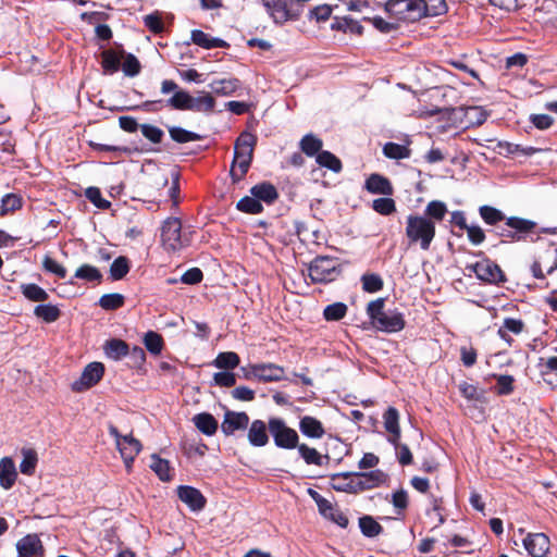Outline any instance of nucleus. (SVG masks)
<instances>
[{"label": "nucleus", "mask_w": 557, "mask_h": 557, "mask_svg": "<svg viewBox=\"0 0 557 557\" xmlns=\"http://www.w3.org/2000/svg\"><path fill=\"white\" fill-rule=\"evenodd\" d=\"M268 425L277 447L284 449H293L297 447L299 440L298 434L294 429L287 426L284 420L280 418H271Z\"/></svg>", "instance_id": "nucleus-6"}, {"label": "nucleus", "mask_w": 557, "mask_h": 557, "mask_svg": "<svg viewBox=\"0 0 557 557\" xmlns=\"http://www.w3.org/2000/svg\"><path fill=\"white\" fill-rule=\"evenodd\" d=\"M523 326L524 324L521 320L507 318L505 319L503 326L499 327L498 335L500 338L510 344L512 342V338L509 336L508 333L511 332L515 334H519L522 332Z\"/></svg>", "instance_id": "nucleus-31"}, {"label": "nucleus", "mask_w": 557, "mask_h": 557, "mask_svg": "<svg viewBox=\"0 0 557 557\" xmlns=\"http://www.w3.org/2000/svg\"><path fill=\"white\" fill-rule=\"evenodd\" d=\"M129 271L128 260L125 257L116 258L110 267V275L113 280L123 278Z\"/></svg>", "instance_id": "nucleus-51"}, {"label": "nucleus", "mask_w": 557, "mask_h": 557, "mask_svg": "<svg viewBox=\"0 0 557 557\" xmlns=\"http://www.w3.org/2000/svg\"><path fill=\"white\" fill-rule=\"evenodd\" d=\"M262 3L275 23H284L290 18L284 0H262Z\"/></svg>", "instance_id": "nucleus-21"}, {"label": "nucleus", "mask_w": 557, "mask_h": 557, "mask_svg": "<svg viewBox=\"0 0 557 557\" xmlns=\"http://www.w3.org/2000/svg\"><path fill=\"white\" fill-rule=\"evenodd\" d=\"M249 424V417L246 412L227 410L221 424V431L226 435H233L236 431H244Z\"/></svg>", "instance_id": "nucleus-12"}, {"label": "nucleus", "mask_w": 557, "mask_h": 557, "mask_svg": "<svg viewBox=\"0 0 557 557\" xmlns=\"http://www.w3.org/2000/svg\"><path fill=\"white\" fill-rule=\"evenodd\" d=\"M361 282L362 288L368 293H376L383 288V280L374 273L362 275Z\"/></svg>", "instance_id": "nucleus-54"}, {"label": "nucleus", "mask_w": 557, "mask_h": 557, "mask_svg": "<svg viewBox=\"0 0 557 557\" xmlns=\"http://www.w3.org/2000/svg\"><path fill=\"white\" fill-rule=\"evenodd\" d=\"M22 206V200L16 194H7L1 200L0 215L15 211Z\"/></svg>", "instance_id": "nucleus-56"}, {"label": "nucleus", "mask_w": 557, "mask_h": 557, "mask_svg": "<svg viewBox=\"0 0 557 557\" xmlns=\"http://www.w3.org/2000/svg\"><path fill=\"white\" fill-rule=\"evenodd\" d=\"M149 467L161 481L169 482L172 480L173 474L172 469L170 467V462L165 459L160 458L157 454H153L151 456V462Z\"/></svg>", "instance_id": "nucleus-25"}, {"label": "nucleus", "mask_w": 557, "mask_h": 557, "mask_svg": "<svg viewBox=\"0 0 557 557\" xmlns=\"http://www.w3.org/2000/svg\"><path fill=\"white\" fill-rule=\"evenodd\" d=\"M87 199L92 202L97 208L107 209L110 207V201L101 197L100 189L97 187H89L86 189Z\"/></svg>", "instance_id": "nucleus-59"}, {"label": "nucleus", "mask_w": 557, "mask_h": 557, "mask_svg": "<svg viewBox=\"0 0 557 557\" xmlns=\"http://www.w3.org/2000/svg\"><path fill=\"white\" fill-rule=\"evenodd\" d=\"M189 237L182 233V222L177 218H168L161 227V243L169 252H176L189 245Z\"/></svg>", "instance_id": "nucleus-3"}, {"label": "nucleus", "mask_w": 557, "mask_h": 557, "mask_svg": "<svg viewBox=\"0 0 557 557\" xmlns=\"http://www.w3.org/2000/svg\"><path fill=\"white\" fill-rule=\"evenodd\" d=\"M213 364L219 369L233 370L239 364V357L234 351L220 352Z\"/></svg>", "instance_id": "nucleus-37"}, {"label": "nucleus", "mask_w": 557, "mask_h": 557, "mask_svg": "<svg viewBox=\"0 0 557 557\" xmlns=\"http://www.w3.org/2000/svg\"><path fill=\"white\" fill-rule=\"evenodd\" d=\"M144 343L146 348L153 355L160 354L163 347L162 336L152 331L146 333Z\"/></svg>", "instance_id": "nucleus-53"}, {"label": "nucleus", "mask_w": 557, "mask_h": 557, "mask_svg": "<svg viewBox=\"0 0 557 557\" xmlns=\"http://www.w3.org/2000/svg\"><path fill=\"white\" fill-rule=\"evenodd\" d=\"M359 527L363 535L374 537L382 532V527L372 517L364 516L359 519Z\"/></svg>", "instance_id": "nucleus-47"}, {"label": "nucleus", "mask_w": 557, "mask_h": 557, "mask_svg": "<svg viewBox=\"0 0 557 557\" xmlns=\"http://www.w3.org/2000/svg\"><path fill=\"white\" fill-rule=\"evenodd\" d=\"M251 195L255 196L258 200H263L265 202H272L277 198V191L275 187L268 183L253 186L251 188Z\"/></svg>", "instance_id": "nucleus-34"}, {"label": "nucleus", "mask_w": 557, "mask_h": 557, "mask_svg": "<svg viewBox=\"0 0 557 557\" xmlns=\"http://www.w3.org/2000/svg\"><path fill=\"white\" fill-rule=\"evenodd\" d=\"M215 100L208 92H200L197 97L191 98L190 111L198 112H212L214 109Z\"/></svg>", "instance_id": "nucleus-29"}, {"label": "nucleus", "mask_w": 557, "mask_h": 557, "mask_svg": "<svg viewBox=\"0 0 557 557\" xmlns=\"http://www.w3.org/2000/svg\"><path fill=\"white\" fill-rule=\"evenodd\" d=\"M509 228H499L497 235L510 239L511 242H519L524 239V235L531 233L535 227V222L511 216L506 221Z\"/></svg>", "instance_id": "nucleus-8"}, {"label": "nucleus", "mask_w": 557, "mask_h": 557, "mask_svg": "<svg viewBox=\"0 0 557 557\" xmlns=\"http://www.w3.org/2000/svg\"><path fill=\"white\" fill-rule=\"evenodd\" d=\"M22 294L32 301H45L48 299V293L36 284H24L21 286Z\"/></svg>", "instance_id": "nucleus-46"}, {"label": "nucleus", "mask_w": 557, "mask_h": 557, "mask_svg": "<svg viewBox=\"0 0 557 557\" xmlns=\"http://www.w3.org/2000/svg\"><path fill=\"white\" fill-rule=\"evenodd\" d=\"M191 40L195 45L206 49L225 47L226 42L219 38H211L208 34L202 30L195 29L191 32Z\"/></svg>", "instance_id": "nucleus-28"}, {"label": "nucleus", "mask_w": 557, "mask_h": 557, "mask_svg": "<svg viewBox=\"0 0 557 557\" xmlns=\"http://www.w3.org/2000/svg\"><path fill=\"white\" fill-rule=\"evenodd\" d=\"M169 134L174 141L180 143V144L197 141V140L201 139L200 135L189 132V131H186L178 126H170Z\"/></svg>", "instance_id": "nucleus-41"}, {"label": "nucleus", "mask_w": 557, "mask_h": 557, "mask_svg": "<svg viewBox=\"0 0 557 557\" xmlns=\"http://www.w3.org/2000/svg\"><path fill=\"white\" fill-rule=\"evenodd\" d=\"M248 441L252 446L263 447L269 443L268 428L262 420H253L248 429Z\"/></svg>", "instance_id": "nucleus-20"}, {"label": "nucleus", "mask_w": 557, "mask_h": 557, "mask_svg": "<svg viewBox=\"0 0 557 557\" xmlns=\"http://www.w3.org/2000/svg\"><path fill=\"white\" fill-rule=\"evenodd\" d=\"M347 312V306L343 302H335L326 306L323 315L327 321H338L345 317Z\"/></svg>", "instance_id": "nucleus-52"}, {"label": "nucleus", "mask_w": 557, "mask_h": 557, "mask_svg": "<svg viewBox=\"0 0 557 557\" xmlns=\"http://www.w3.org/2000/svg\"><path fill=\"white\" fill-rule=\"evenodd\" d=\"M383 423L388 433L387 441L391 444H397L400 441L399 412L396 408L389 407L383 414Z\"/></svg>", "instance_id": "nucleus-18"}, {"label": "nucleus", "mask_w": 557, "mask_h": 557, "mask_svg": "<svg viewBox=\"0 0 557 557\" xmlns=\"http://www.w3.org/2000/svg\"><path fill=\"white\" fill-rule=\"evenodd\" d=\"M141 134L145 138L150 140L153 144L161 143L163 138V131L154 125L151 124H141L140 125Z\"/></svg>", "instance_id": "nucleus-58"}, {"label": "nucleus", "mask_w": 557, "mask_h": 557, "mask_svg": "<svg viewBox=\"0 0 557 557\" xmlns=\"http://www.w3.org/2000/svg\"><path fill=\"white\" fill-rule=\"evenodd\" d=\"M109 433L115 440L116 448L121 454L127 471H131L136 456L141 451L143 446L140 442L133 437L132 434L121 435L117 428L113 424L109 425Z\"/></svg>", "instance_id": "nucleus-4"}, {"label": "nucleus", "mask_w": 557, "mask_h": 557, "mask_svg": "<svg viewBox=\"0 0 557 557\" xmlns=\"http://www.w3.org/2000/svg\"><path fill=\"white\" fill-rule=\"evenodd\" d=\"M392 445L395 447L398 462L401 466H408L412 462V454L407 445L400 444L399 441H397V444Z\"/></svg>", "instance_id": "nucleus-62"}, {"label": "nucleus", "mask_w": 557, "mask_h": 557, "mask_svg": "<svg viewBox=\"0 0 557 557\" xmlns=\"http://www.w3.org/2000/svg\"><path fill=\"white\" fill-rule=\"evenodd\" d=\"M191 98L193 96L187 91L178 89L166 101V104L176 110H189L191 106Z\"/></svg>", "instance_id": "nucleus-36"}, {"label": "nucleus", "mask_w": 557, "mask_h": 557, "mask_svg": "<svg viewBox=\"0 0 557 557\" xmlns=\"http://www.w3.org/2000/svg\"><path fill=\"white\" fill-rule=\"evenodd\" d=\"M177 496L193 511H200L206 506V498L201 492L193 486L181 485L177 487Z\"/></svg>", "instance_id": "nucleus-13"}, {"label": "nucleus", "mask_w": 557, "mask_h": 557, "mask_svg": "<svg viewBox=\"0 0 557 557\" xmlns=\"http://www.w3.org/2000/svg\"><path fill=\"white\" fill-rule=\"evenodd\" d=\"M299 146L305 154L313 157L321 152L323 143L313 134H307L301 138Z\"/></svg>", "instance_id": "nucleus-30"}, {"label": "nucleus", "mask_w": 557, "mask_h": 557, "mask_svg": "<svg viewBox=\"0 0 557 557\" xmlns=\"http://www.w3.org/2000/svg\"><path fill=\"white\" fill-rule=\"evenodd\" d=\"M196 428L205 435L212 436L218 430V421L215 418L208 413L201 412L193 418Z\"/></svg>", "instance_id": "nucleus-24"}, {"label": "nucleus", "mask_w": 557, "mask_h": 557, "mask_svg": "<svg viewBox=\"0 0 557 557\" xmlns=\"http://www.w3.org/2000/svg\"><path fill=\"white\" fill-rule=\"evenodd\" d=\"M364 188L373 195L392 196L394 194L391 181L377 173L369 175L366 180Z\"/></svg>", "instance_id": "nucleus-17"}, {"label": "nucleus", "mask_w": 557, "mask_h": 557, "mask_svg": "<svg viewBox=\"0 0 557 557\" xmlns=\"http://www.w3.org/2000/svg\"><path fill=\"white\" fill-rule=\"evenodd\" d=\"M480 215L484 222L491 225H494L505 219L502 211L490 206H482L480 208Z\"/></svg>", "instance_id": "nucleus-55"}, {"label": "nucleus", "mask_w": 557, "mask_h": 557, "mask_svg": "<svg viewBox=\"0 0 557 557\" xmlns=\"http://www.w3.org/2000/svg\"><path fill=\"white\" fill-rule=\"evenodd\" d=\"M210 86L216 95L228 96L239 87V81L236 78L220 79L214 81Z\"/></svg>", "instance_id": "nucleus-38"}, {"label": "nucleus", "mask_w": 557, "mask_h": 557, "mask_svg": "<svg viewBox=\"0 0 557 557\" xmlns=\"http://www.w3.org/2000/svg\"><path fill=\"white\" fill-rule=\"evenodd\" d=\"M104 350L109 358L119 360L128 354V346L121 339H111L106 343Z\"/></svg>", "instance_id": "nucleus-33"}, {"label": "nucleus", "mask_w": 557, "mask_h": 557, "mask_svg": "<svg viewBox=\"0 0 557 557\" xmlns=\"http://www.w3.org/2000/svg\"><path fill=\"white\" fill-rule=\"evenodd\" d=\"M385 10L397 21L414 22L421 18V0H388Z\"/></svg>", "instance_id": "nucleus-5"}, {"label": "nucleus", "mask_w": 557, "mask_h": 557, "mask_svg": "<svg viewBox=\"0 0 557 557\" xmlns=\"http://www.w3.org/2000/svg\"><path fill=\"white\" fill-rule=\"evenodd\" d=\"M42 268L45 271L50 272L57 275L60 278H64L66 276V269L52 259L50 256H45L42 259Z\"/></svg>", "instance_id": "nucleus-57"}, {"label": "nucleus", "mask_w": 557, "mask_h": 557, "mask_svg": "<svg viewBox=\"0 0 557 557\" xmlns=\"http://www.w3.org/2000/svg\"><path fill=\"white\" fill-rule=\"evenodd\" d=\"M383 153L389 159H406L410 156V149L396 143H387L383 147Z\"/></svg>", "instance_id": "nucleus-44"}, {"label": "nucleus", "mask_w": 557, "mask_h": 557, "mask_svg": "<svg viewBox=\"0 0 557 557\" xmlns=\"http://www.w3.org/2000/svg\"><path fill=\"white\" fill-rule=\"evenodd\" d=\"M319 165L330 169L331 171L338 173L342 170L341 160L330 151H321L315 158Z\"/></svg>", "instance_id": "nucleus-39"}, {"label": "nucleus", "mask_w": 557, "mask_h": 557, "mask_svg": "<svg viewBox=\"0 0 557 557\" xmlns=\"http://www.w3.org/2000/svg\"><path fill=\"white\" fill-rule=\"evenodd\" d=\"M466 269L475 273L476 277L481 281L488 283H503L506 281L505 274L502 269L488 259L468 264Z\"/></svg>", "instance_id": "nucleus-9"}, {"label": "nucleus", "mask_w": 557, "mask_h": 557, "mask_svg": "<svg viewBox=\"0 0 557 557\" xmlns=\"http://www.w3.org/2000/svg\"><path fill=\"white\" fill-rule=\"evenodd\" d=\"M523 546L532 557H545L549 552L550 541L544 533H529L523 539Z\"/></svg>", "instance_id": "nucleus-11"}, {"label": "nucleus", "mask_w": 557, "mask_h": 557, "mask_svg": "<svg viewBox=\"0 0 557 557\" xmlns=\"http://www.w3.org/2000/svg\"><path fill=\"white\" fill-rule=\"evenodd\" d=\"M17 479L15 462L11 457L0 459V486L10 490Z\"/></svg>", "instance_id": "nucleus-19"}, {"label": "nucleus", "mask_w": 557, "mask_h": 557, "mask_svg": "<svg viewBox=\"0 0 557 557\" xmlns=\"http://www.w3.org/2000/svg\"><path fill=\"white\" fill-rule=\"evenodd\" d=\"M23 459L20 463V470L23 474L32 475L36 470L38 462L37 453L30 448L22 449Z\"/></svg>", "instance_id": "nucleus-32"}, {"label": "nucleus", "mask_w": 557, "mask_h": 557, "mask_svg": "<svg viewBox=\"0 0 557 557\" xmlns=\"http://www.w3.org/2000/svg\"><path fill=\"white\" fill-rule=\"evenodd\" d=\"M74 276L86 282H100L102 278L100 271L90 264H83L77 268Z\"/></svg>", "instance_id": "nucleus-43"}, {"label": "nucleus", "mask_w": 557, "mask_h": 557, "mask_svg": "<svg viewBox=\"0 0 557 557\" xmlns=\"http://www.w3.org/2000/svg\"><path fill=\"white\" fill-rule=\"evenodd\" d=\"M101 64L106 73L113 74L121 64V58L112 50H106L101 54Z\"/></svg>", "instance_id": "nucleus-49"}, {"label": "nucleus", "mask_w": 557, "mask_h": 557, "mask_svg": "<svg viewBox=\"0 0 557 557\" xmlns=\"http://www.w3.org/2000/svg\"><path fill=\"white\" fill-rule=\"evenodd\" d=\"M299 429L304 435L311 438H321L325 433L322 423L311 416H305L300 419Z\"/></svg>", "instance_id": "nucleus-23"}, {"label": "nucleus", "mask_w": 557, "mask_h": 557, "mask_svg": "<svg viewBox=\"0 0 557 557\" xmlns=\"http://www.w3.org/2000/svg\"><path fill=\"white\" fill-rule=\"evenodd\" d=\"M258 381L277 382L284 379V368L275 363H258Z\"/></svg>", "instance_id": "nucleus-22"}, {"label": "nucleus", "mask_w": 557, "mask_h": 557, "mask_svg": "<svg viewBox=\"0 0 557 557\" xmlns=\"http://www.w3.org/2000/svg\"><path fill=\"white\" fill-rule=\"evenodd\" d=\"M331 486L335 491L346 493H357L355 487V475L349 473H338L331 478Z\"/></svg>", "instance_id": "nucleus-26"}, {"label": "nucleus", "mask_w": 557, "mask_h": 557, "mask_svg": "<svg viewBox=\"0 0 557 557\" xmlns=\"http://www.w3.org/2000/svg\"><path fill=\"white\" fill-rule=\"evenodd\" d=\"M122 70L127 76H136L140 72V63L133 54H127L122 64Z\"/></svg>", "instance_id": "nucleus-60"}, {"label": "nucleus", "mask_w": 557, "mask_h": 557, "mask_svg": "<svg viewBox=\"0 0 557 557\" xmlns=\"http://www.w3.org/2000/svg\"><path fill=\"white\" fill-rule=\"evenodd\" d=\"M236 208L239 211H243L246 213H251V214L260 213L263 209L262 205L255 196H252V197L246 196V197L242 198L237 202Z\"/></svg>", "instance_id": "nucleus-50"}, {"label": "nucleus", "mask_w": 557, "mask_h": 557, "mask_svg": "<svg viewBox=\"0 0 557 557\" xmlns=\"http://www.w3.org/2000/svg\"><path fill=\"white\" fill-rule=\"evenodd\" d=\"M421 18L423 16H436L446 12L445 0H421Z\"/></svg>", "instance_id": "nucleus-35"}, {"label": "nucleus", "mask_w": 557, "mask_h": 557, "mask_svg": "<svg viewBox=\"0 0 557 557\" xmlns=\"http://www.w3.org/2000/svg\"><path fill=\"white\" fill-rule=\"evenodd\" d=\"M124 301L125 298L122 294H106L100 297L99 306L104 310H116L124 305Z\"/></svg>", "instance_id": "nucleus-45"}, {"label": "nucleus", "mask_w": 557, "mask_h": 557, "mask_svg": "<svg viewBox=\"0 0 557 557\" xmlns=\"http://www.w3.org/2000/svg\"><path fill=\"white\" fill-rule=\"evenodd\" d=\"M355 475V487L357 493L366 490L374 488L381 485L386 475L381 470H373L364 473H354Z\"/></svg>", "instance_id": "nucleus-15"}, {"label": "nucleus", "mask_w": 557, "mask_h": 557, "mask_svg": "<svg viewBox=\"0 0 557 557\" xmlns=\"http://www.w3.org/2000/svg\"><path fill=\"white\" fill-rule=\"evenodd\" d=\"M296 448L306 463L322 466L323 456L315 448L309 447L306 444H298Z\"/></svg>", "instance_id": "nucleus-40"}, {"label": "nucleus", "mask_w": 557, "mask_h": 557, "mask_svg": "<svg viewBox=\"0 0 557 557\" xmlns=\"http://www.w3.org/2000/svg\"><path fill=\"white\" fill-rule=\"evenodd\" d=\"M513 389V377L511 375H499L497 377L496 391L499 395H508Z\"/></svg>", "instance_id": "nucleus-64"}, {"label": "nucleus", "mask_w": 557, "mask_h": 557, "mask_svg": "<svg viewBox=\"0 0 557 557\" xmlns=\"http://www.w3.org/2000/svg\"><path fill=\"white\" fill-rule=\"evenodd\" d=\"M256 144L257 137L247 132L242 133L236 139L231 168V176L234 182L240 181L249 170Z\"/></svg>", "instance_id": "nucleus-1"}, {"label": "nucleus", "mask_w": 557, "mask_h": 557, "mask_svg": "<svg viewBox=\"0 0 557 557\" xmlns=\"http://www.w3.org/2000/svg\"><path fill=\"white\" fill-rule=\"evenodd\" d=\"M382 332H398L405 327L403 315L395 311H385L373 324Z\"/></svg>", "instance_id": "nucleus-16"}, {"label": "nucleus", "mask_w": 557, "mask_h": 557, "mask_svg": "<svg viewBox=\"0 0 557 557\" xmlns=\"http://www.w3.org/2000/svg\"><path fill=\"white\" fill-rule=\"evenodd\" d=\"M144 23L152 33L159 34L163 30V22L158 13L148 14L144 17Z\"/></svg>", "instance_id": "nucleus-63"}, {"label": "nucleus", "mask_w": 557, "mask_h": 557, "mask_svg": "<svg viewBox=\"0 0 557 557\" xmlns=\"http://www.w3.org/2000/svg\"><path fill=\"white\" fill-rule=\"evenodd\" d=\"M372 209L382 215H389L396 211V203L391 196H385L374 199L372 202Z\"/></svg>", "instance_id": "nucleus-48"}, {"label": "nucleus", "mask_w": 557, "mask_h": 557, "mask_svg": "<svg viewBox=\"0 0 557 557\" xmlns=\"http://www.w3.org/2000/svg\"><path fill=\"white\" fill-rule=\"evenodd\" d=\"M17 557H42L44 547L37 534H27L16 543Z\"/></svg>", "instance_id": "nucleus-14"}, {"label": "nucleus", "mask_w": 557, "mask_h": 557, "mask_svg": "<svg viewBox=\"0 0 557 557\" xmlns=\"http://www.w3.org/2000/svg\"><path fill=\"white\" fill-rule=\"evenodd\" d=\"M436 226L430 218L421 214H410L407 216L406 236L410 244H419L422 250H429L435 238Z\"/></svg>", "instance_id": "nucleus-2"}, {"label": "nucleus", "mask_w": 557, "mask_h": 557, "mask_svg": "<svg viewBox=\"0 0 557 557\" xmlns=\"http://www.w3.org/2000/svg\"><path fill=\"white\" fill-rule=\"evenodd\" d=\"M34 313L48 323L57 321L61 314L59 308L50 304L35 307Z\"/></svg>", "instance_id": "nucleus-42"}, {"label": "nucleus", "mask_w": 557, "mask_h": 557, "mask_svg": "<svg viewBox=\"0 0 557 557\" xmlns=\"http://www.w3.org/2000/svg\"><path fill=\"white\" fill-rule=\"evenodd\" d=\"M104 366L101 362L87 364L81 377L72 383V389L81 393L95 386L103 376Z\"/></svg>", "instance_id": "nucleus-10"}, {"label": "nucleus", "mask_w": 557, "mask_h": 557, "mask_svg": "<svg viewBox=\"0 0 557 557\" xmlns=\"http://www.w3.org/2000/svg\"><path fill=\"white\" fill-rule=\"evenodd\" d=\"M337 263L329 257L315 258L309 267V276L313 283H326L335 280Z\"/></svg>", "instance_id": "nucleus-7"}, {"label": "nucleus", "mask_w": 557, "mask_h": 557, "mask_svg": "<svg viewBox=\"0 0 557 557\" xmlns=\"http://www.w3.org/2000/svg\"><path fill=\"white\" fill-rule=\"evenodd\" d=\"M447 206L440 200L430 201L424 210V214L422 216L430 218L433 221V224L436 225L437 222H442L447 213Z\"/></svg>", "instance_id": "nucleus-27"}, {"label": "nucleus", "mask_w": 557, "mask_h": 557, "mask_svg": "<svg viewBox=\"0 0 557 557\" xmlns=\"http://www.w3.org/2000/svg\"><path fill=\"white\" fill-rule=\"evenodd\" d=\"M385 311H384V299L383 298L372 300L368 304L367 313H368L369 318L371 319L372 324H374V322L377 321V319Z\"/></svg>", "instance_id": "nucleus-61"}]
</instances>
